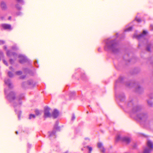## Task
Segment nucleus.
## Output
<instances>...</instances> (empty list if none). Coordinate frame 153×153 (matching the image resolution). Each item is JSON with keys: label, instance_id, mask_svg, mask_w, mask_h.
<instances>
[{"label": "nucleus", "instance_id": "f257e3e1", "mask_svg": "<svg viewBox=\"0 0 153 153\" xmlns=\"http://www.w3.org/2000/svg\"><path fill=\"white\" fill-rule=\"evenodd\" d=\"M105 48L106 50L111 51L115 53L120 51V49L115 40H112L110 39H108L106 41Z\"/></svg>", "mask_w": 153, "mask_h": 153}, {"label": "nucleus", "instance_id": "f03ea898", "mask_svg": "<svg viewBox=\"0 0 153 153\" xmlns=\"http://www.w3.org/2000/svg\"><path fill=\"white\" fill-rule=\"evenodd\" d=\"M16 93L13 91H10L7 96V98L9 101H14L13 105L14 108L17 106L20 107L22 103L21 100L23 98V96L16 97Z\"/></svg>", "mask_w": 153, "mask_h": 153}, {"label": "nucleus", "instance_id": "7ed1b4c3", "mask_svg": "<svg viewBox=\"0 0 153 153\" xmlns=\"http://www.w3.org/2000/svg\"><path fill=\"white\" fill-rule=\"evenodd\" d=\"M141 107L140 106H134L132 112L135 114L138 119L143 121H146L148 118V115L146 113L141 112Z\"/></svg>", "mask_w": 153, "mask_h": 153}, {"label": "nucleus", "instance_id": "20e7f679", "mask_svg": "<svg viewBox=\"0 0 153 153\" xmlns=\"http://www.w3.org/2000/svg\"><path fill=\"white\" fill-rule=\"evenodd\" d=\"M147 145L149 148H145L143 151V153H150L153 150V143L150 140H148L147 142Z\"/></svg>", "mask_w": 153, "mask_h": 153}, {"label": "nucleus", "instance_id": "39448f33", "mask_svg": "<svg viewBox=\"0 0 153 153\" xmlns=\"http://www.w3.org/2000/svg\"><path fill=\"white\" fill-rule=\"evenodd\" d=\"M50 108L48 107H45L44 109V117L45 118L49 117H51L52 115L51 114L50 111Z\"/></svg>", "mask_w": 153, "mask_h": 153}, {"label": "nucleus", "instance_id": "423d86ee", "mask_svg": "<svg viewBox=\"0 0 153 153\" xmlns=\"http://www.w3.org/2000/svg\"><path fill=\"white\" fill-rule=\"evenodd\" d=\"M0 6L2 10H5L7 9V7L6 3L4 1H1Z\"/></svg>", "mask_w": 153, "mask_h": 153}, {"label": "nucleus", "instance_id": "0eeeda50", "mask_svg": "<svg viewBox=\"0 0 153 153\" xmlns=\"http://www.w3.org/2000/svg\"><path fill=\"white\" fill-rule=\"evenodd\" d=\"M1 26L4 29L11 30L12 29L11 25L7 24H2Z\"/></svg>", "mask_w": 153, "mask_h": 153}, {"label": "nucleus", "instance_id": "6e6552de", "mask_svg": "<svg viewBox=\"0 0 153 153\" xmlns=\"http://www.w3.org/2000/svg\"><path fill=\"white\" fill-rule=\"evenodd\" d=\"M18 57L20 59L19 61L20 63H23L26 61V58L24 56L22 55H19Z\"/></svg>", "mask_w": 153, "mask_h": 153}, {"label": "nucleus", "instance_id": "1a4fd4ad", "mask_svg": "<svg viewBox=\"0 0 153 153\" xmlns=\"http://www.w3.org/2000/svg\"><path fill=\"white\" fill-rule=\"evenodd\" d=\"M59 128V127L57 126H56L54 127V130L51 132H48L49 136V137H52L55 135V134L56 133V131L54 130V129L58 130Z\"/></svg>", "mask_w": 153, "mask_h": 153}, {"label": "nucleus", "instance_id": "9d476101", "mask_svg": "<svg viewBox=\"0 0 153 153\" xmlns=\"http://www.w3.org/2000/svg\"><path fill=\"white\" fill-rule=\"evenodd\" d=\"M59 114V112L56 109L54 110L52 113V116L54 118H56L57 117Z\"/></svg>", "mask_w": 153, "mask_h": 153}, {"label": "nucleus", "instance_id": "9b49d317", "mask_svg": "<svg viewBox=\"0 0 153 153\" xmlns=\"http://www.w3.org/2000/svg\"><path fill=\"white\" fill-rule=\"evenodd\" d=\"M4 82L10 88H12L13 85L12 83L10 81V80L9 79H6L4 80Z\"/></svg>", "mask_w": 153, "mask_h": 153}, {"label": "nucleus", "instance_id": "f8f14e48", "mask_svg": "<svg viewBox=\"0 0 153 153\" xmlns=\"http://www.w3.org/2000/svg\"><path fill=\"white\" fill-rule=\"evenodd\" d=\"M122 140L127 144L129 143L131 141L130 138L127 137H122Z\"/></svg>", "mask_w": 153, "mask_h": 153}, {"label": "nucleus", "instance_id": "ddd939ff", "mask_svg": "<svg viewBox=\"0 0 153 153\" xmlns=\"http://www.w3.org/2000/svg\"><path fill=\"white\" fill-rule=\"evenodd\" d=\"M7 56H10L12 55L16 56L17 54L15 52H11L10 51L7 50Z\"/></svg>", "mask_w": 153, "mask_h": 153}, {"label": "nucleus", "instance_id": "4468645a", "mask_svg": "<svg viewBox=\"0 0 153 153\" xmlns=\"http://www.w3.org/2000/svg\"><path fill=\"white\" fill-rule=\"evenodd\" d=\"M98 148H100L101 151L103 152H105V149L102 146V144L101 143H98Z\"/></svg>", "mask_w": 153, "mask_h": 153}, {"label": "nucleus", "instance_id": "2eb2a0df", "mask_svg": "<svg viewBox=\"0 0 153 153\" xmlns=\"http://www.w3.org/2000/svg\"><path fill=\"white\" fill-rule=\"evenodd\" d=\"M143 88L140 86H138V88L136 89V91L139 93L141 91H143Z\"/></svg>", "mask_w": 153, "mask_h": 153}, {"label": "nucleus", "instance_id": "dca6fc26", "mask_svg": "<svg viewBox=\"0 0 153 153\" xmlns=\"http://www.w3.org/2000/svg\"><path fill=\"white\" fill-rule=\"evenodd\" d=\"M147 33V32L146 31H145V30H144L143 32V33L141 34H140L139 35H138L137 37L138 38H140L142 37L143 36V34H146Z\"/></svg>", "mask_w": 153, "mask_h": 153}, {"label": "nucleus", "instance_id": "f3484780", "mask_svg": "<svg viewBox=\"0 0 153 153\" xmlns=\"http://www.w3.org/2000/svg\"><path fill=\"white\" fill-rule=\"evenodd\" d=\"M33 81L32 80H28L27 82V84L29 85H33Z\"/></svg>", "mask_w": 153, "mask_h": 153}, {"label": "nucleus", "instance_id": "a211bd4d", "mask_svg": "<svg viewBox=\"0 0 153 153\" xmlns=\"http://www.w3.org/2000/svg\"><path fill=\"white\" fill-rule=\"evenodd\" d=\"M8 75L9 77H12L13 76V74L11 72L9 71L8 72Z\"/></svg>", "mask_w": 153, "mask_h": 153}, {"label": "nucleus", "instance_id": "6ab92c4d", "mask_svg": "<svg viewBox=\"0 0 153 153\" xmlns=\"http://www.w3.org/2000/svg\"><path fill=\"white\" fill-rule=\"evenodd\" d=\"M148 103L149 105L150 106H152L153 105V103L150 100H149L148 101Z\"/></svg>", "mask_w": 153, "mask_h": 153}, {"label": "nucleus", "instance_id": "aec40b11", "mask_svg": "<svg viewBox=\"0 0 153 153\" xmlns=\"http://www.w3.org/2000/svg\"><path fill=\"white\" fill-rule=\"evenodd\" d=\"M86 147L89 150V152L88 153H91L92 150V148L91 147H90L89 146H86Z\"/></svg>", "mask_w": 153, "mask_h": 153}, {"label": "nucleus", "instance_id": "412c9836", "mask_svg": "<svg viewBox=\"0 0 153 153\" xmlns=\"http://www.w3.org/2000/svg\"><path fill=\"white\" fill-rule=\"evenodd\" d=\"M16 8L18 10H20L21 9V7L18 4H17L15 5Z\"/></svg>", "mask_w": 153, "mask_h": 153}, {"label": "nucleus", "instance_id": "4be33fe9", "mask_svg": "<svg viewBox=\"0 0 153 153\" xmlns=\"http://www.w3.org/2000/svg\"><path fill=\"white\" fill-rule=\"evenodd\" d=\"M15 73L17 75H20L22 74V72L21 71H16Z\"/></svg>", "mask_w": 153, "mask_h": 153}, {"label": "nucleus", "instance_id": "5701e85b", "mask_svg": "<svg viewBox=\"0 0 153 153\" xmlns=\"http://www.w3.org/2000/svg\"><path fill=\"white\" fill-rule=\"evenodd\" d=\"M35 117V115L33 114H30L29 117V119H30L32 118H34Z\"/></svg>", "mask_w": 153, "mask_h": 153}, {"label": "nucleus", "instance_id": "b1692460", "mask_svg": "<svg viewBox=\"0 0 153 153\" xmlns=\"http://www.w3.org/2000/svg\"><path fill=\"white\" fill-rule=\"evenodd\" d=\"M35 112L37 116L39 115L40 114L39 111L37 109H36L35 110Z\"/></svg>", "mask_w": 153, "mask_h": 153}, {"label": "nucleus", "instance_id": "393cba45", "mask_svg": "<svg viewBox=\"0 0 153 153\" xmlns=\"http://www.w3.org/2000/svg\"><path fill=\"white\" fill-rule=\"evenodd\" d=\"M151 46V45L150 44H149L147 45L146 49L147 51H150V48Z\"/></svg>", "mask_w": 153, "mask_h": 153}, {"label": "nucleus", "instance_id": "a878e982", "mask_svg": "<svg viewBox=\"0 0 153 153\" xmlns=\"http://www.w3.org/2000/svg\"><path fill=\"white\" fill-rule=\"evenodd\" d=\"M132 29V27H129V28H127L125 30V32H126V31H131V30Z\"/></svg>", "mask_w": 153, "mask_h": 153}, {"label": "nucleus", "instance_id": "bb28decb", "mask_svg": "<svg viewBox=\"0 0 153 153\" xmlns=\"http://www.w3.org/2000/svg\"><path fill=\"white\" fill-rule=\"evenodd\" d=\"M128 105L129 106H133V104L132 102V101L129 102L128 103Z\"/></svg>", "mask_w": 153, "mask_h": 153}, {"label": "nucleus", "instance_id": "cd10ccee", "mask_svg": "<svg viewBox=\"0 0 153 153\" xmlns=\"http://www.w3.org/2000/svg\"><path fill=\"white\" fill-rule=\"evenodd\" d=\"M122 138H121L120 136H118L116 138L117 140H122Z\"/></svg>", "mask_w": 153, "mask_h": 153}, {"label": "nucleus", "instance_id": "c85d7f7f", "mask_svg": "<svg viewBox=\"0 0 153 153\" xmlns=\"http://www.w3.org/2000/svg\"><path fill=\"white\" fill-rule=\"evenodd\" d=\"M22 112L21 111H19V112L17 113L18 116V117L19 118V119H20V117H21V114Z\"/></svg>", "mask_w": 153, "mask_h": 153}, {"label": "nucleus", "instance_id": "c756f323", "mask_svg": "<svg viewBox=\"0 0 153 153\" xmlns=\"http://www.w3.org/2000/svg\"><path fill=\"white\" fill-rule=\"evenodd\" d=\"M12 49L14 50H16L18 48L16 46H13L12 47Z\"/></svg>", "mask_w": 153, "mask_h": 153}, {"label": "nucleus", "instance_id": "7c9ffc66", "mask_svg": "<svg viewBox=\"0 0 153 153\" xmlns=\"http://www.w3.org/2000/svg\"><path fill=\"white\" fill-rule=\"evenodd\" d=\"M5 42L3 40H0V45H2Z\"/></svg>", "mask_w": 153, "mask_h": 153}, {"label": "nucleus", "instance_id": "2f4dec72", "mask_svg": "<svg viewBox=\"0 0 153 153\" xmlns=\"http://www.w3.org/2000/svg\"><path fill=\"white\" fill-rule=\"evenodd\" d=\"M3 63L7 66H8L7 63V62L4 59L3 60Z\"/></svg>", "mask_w": 153, "mask_h": 153}, {"label": "nucleus", "instance_id": "473e14b6", "mask_svg": "<svg viewBox=\"0 0 153 153\" xmlns=\"http://www.w3.org/2000/svg\"><path fill=\"white\" fill-rule=\"evenodd\" d=\"M10 62L11 64H13L14 62V61L12 59H10Z\"/></svg>", "mask_w": 153, "mask_h": 153}, {"label": "nucleus", "instance_id": "72a5a7b5", "mask_svg": "<svg viewBox=\"0 0 153 153\" xmlns=\"http://www.w3.org/2000/svg\"><path fill=\"white\" fill-rule=\"evenodd\" d=\"M16 14L17 16L20 15L21 14V12H17Z\"/></svg>", "mask_w": 153, "mask_h": 153}, {"label": "nucleus", "instance_id": "f704fd0d", "mask_svg": "<svg viewBox=\"0 0 153 153\" xmlns=\"http://www.w3.org/2000/svg\"><path fill=\"white\" fill-rule=\"evenodd\" d=\"M75 118V117L74 114H73L71 118V120H74Z\"/></svg>", "mask_w": 153, "mask_h": 153}, {"label": "nucleus", "instance_id": "c9c22d12", "mask_svg": "<svg viewBox=\"0 0 153 153\" xmlns=\"http://www.w3.org/2000/svg\"><path fill=\"white\" fill-rule=\"evenodd\" d=\"M138 22H140L141 21V19L140 18H138L136 19Z\"/></svg>", "mask_w": 153, "mask_h": 153}, {"label": "nucleus", "instance_id": "e433bc0d", "mask_svg": "<svg viewBox=\"0 0 153 153\" xmlns=\"http://www.w3.org/2000/svg\"><path fill=\"white\" fill-rule=\"evenodd\" d=\"M17 1L19 2H23L22 0H16Z\"/></svg>", "mask_w": 153, "mask_h": 153}, {"label": "nucleus", "instance_id": "4c0bfd02", "mask_svg": "<svg viewBox=\"0 0 153 153\" xmlns=\"http://www.w3.org/2000/svg\"><path fill=\"white\" fill-rule=\"evenodd\" d=\"M150 27H151V30H153V25H151Z\"/></svg>", "mask_w": 153, "mask_h": 153}, {"label": "nucleus", "instance_id": "58836bf2", "mask_svg": "<svg viewBox=\"0 0 153 153\" xmlns=\"http://www.w3.org/2000/svg\"><path fill=\"white\" fill-rule=\"evenodd\" d=\"M9 68H10V70H13V68H12V67H9Z\"/></svg>", "mask_w": 153, "mask_h": 153}, {"label": "nucleus", "instance_id": "ea45409f", "mask_svg": "<svg viewBox=\"0 0 153 153\" xmlns=\"http://www.w3.org/2000/svg\"><path fill=\"white\" fill-rule=\"evenodd\" d=\"M4 49H7V47L6 46H4Z\"/></svg>", "mask_w": 153, "mask_h": 153}, {"label": "nucleus", "instance_id": "a19ab883", "mask_svg": "<svg viewBox=\"0 0 153 153\" xmlns=\"http://www.w3.org/2000/svg\"><path fill=\"white\" fill-rule=\"evenodd\" d=\"M11 19V17H9V19Z\"/></svg>", "mask_w": 153, "mask_h": 153}, {"label": "nucleus", "instance_id": "79ce46f5", "mask_svg": "<svg viewBox=\"0 0 153 153\" xmlns=\"http://www.w3.org/2000/svg\"><path fill=\"white\" fill-rule=\"evenodd\" d=\"M16 133L17 134H18V131H16Z\"/></svg>", "mask_w": 153, "mask_h": 153}, {"label": "nucleus", "instance_id": "37998d69", "mask_svg": "<svg viewBox=\"0 0 153 153\" xmlns=\"http://www.w3.org/2000/svg\"><path fill=\"white\" fill-rule=\"evenodd\" d=\"M4 92H5V94H6V90H5V91H4Z\"/></svg>", "mask_w": 153, "mask_h": 153}, {"label": "nucleus", "instance_id": "c03bdc74", "mask_svg": "<svg viewBox=\"0 0 153 153\" xmlns=\"http://www.w3.org/2000/svg\"><path fill=\"white\" fill-rule=\"evenodd\" d=\"M65 153H68V152H65Z\"/></svg>", "mask_w": 153, "mask_h": 153}, {"label": "nucleus", "instance_id": "a18cd8bd", "mask_svg": "<svg viewBox=\"0 0 153 153\" xmlns=\"http://www.w3.org/2000/svg\"><path fill=\"white\" fill-rule=\"evenodd\" d=\"M88 139V138H85V140H87V139Z\"/></svg>", "mask_w": 153, "mask_h": 153}, {"label": "nucleus", "instance_id": "49530a36", "mask_svg": "<svg viewBox=\"0 0 153 153\" xmlns=\"http://www.w3.org/2000/svg\"><path fill=\"white\" fill-rule=\"evenodd\" d=\"M15 111L16 112V109L15 110Z\"/></svg>", "mask_w": 153, "mask_h": 153}, {"label": "nucleus", "instance_id": "de8ad7c7", "mask_svg": "<svg viewBox=\"0 0 153 153\" xmlns=\"http://www.w3.org/2000/svg\"><path fill=\"white\" fill-rule=\"evenodd\" d=\"M25 78V77H23L22 78Z\"/></svg>", "mask_w": 153, "mask_h": 153}, {"label": "nucleus", "instance_id": "09e8293b", "mask_svg": "<svg viewBox=\"0 0 153 153\" xmlns=\"http://www.w3.org/2000/svg\"><path fill=\"white\" fill-rule=\"evenodd\" d=\"M25 78V77H23L22 78Z\"/></svg>", "mask_w": 153, "mask_h": 153}]
</instances>
